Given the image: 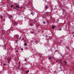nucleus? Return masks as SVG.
I'll list each match as a JSON object with an SVG mask.
<instances>
[{"label": "nucleus", "instance_id": "nucleus-23", "mask_svg": "<svg viewBox=\"0 0 74 74\" xmlns=\"http://www.w3.org/2000/svg\"><path fill=\"white\" fill-rule=\"evenodd\" d=\"M23 40H24V38H23Z\"/></svg>", "mask_w": 74, "mask_h": 74}, {"label": "nucleus", "instance_id": "nucleus-24", "mask_svg": "<svg viewBox=\"0 0 74 74\" xmlns=\"http://www.w3.org/2000/svg\"><path fill=\"white\" fill-rule=\"evenodd\" d=\"M63 71V70H61V71Z\"/></svg>", "mask_w": 74, "mask_h": 74}, {"label": "nucleus", "instance_id": "nucleus-31", "mask_svg": "<svg viewBox=\"0 0 74 74\" xmlns=\"http://www.w3.org/2000/svg\"><path fill=\"white\" fill-rule=\"evenodd\" d=\"M51 51H52V50H51Z\"/></svg>", "mask_w": 74, "mask_h": 74}, {"label": "nucleus", "instance_id": "nucleus-17", "mask_svg": "<svg viewBox=\"0 0 74 74\" xmlns=\"http://www.w3.org/2000/svg\"><path fill=\"white\" fill-rule=\"evenodd\" d=\"M31 33H32V34H33V33H34V32H31Z\"/></svg>", "mask_w": 74, "mask_h": 74}, {"label": "nucleus", "instance_id": "nucleus-14", "mask_svg": "<svg viewBox=\"0 0 74 74\" xmlns=\"http://www.w3.org/2000/svg\"><path fill=\"white\" fill-rule=\"evenodd\" d=\"M13 6H14V5H11V7H12Z\"/></svg>", "mask_w": 74, "mask_h": 74}, {"label": "nucleus", "instance_id": "nucleus-20", "mask_svg": "<svg viewBox=\"0 0 74 74\" xmlns=\"http://www.w3.org/2000/svg\"><path fill=\"white\" fill-rule=\"evenodd\" d=\"M6 49L5 48V47L3 49H4L5 50Z\"/></svg>", "mask_w": 74, "mask_h": 74}, {"label": "nucleus", "instance_id": "nucleus-30", "mask_svg": "<svg viewBox=\"0 0 74 74\" xmlns=\"http://www.w3.org/2000/svg\"><path fill=\"white\" fill-rule=\"evenodd\" d=\"M20 39H21V38H19Z\"/></svg>", "mask_w": 74, "mask_h": 74}, {"label": "nucleus", "instance_id": "nucleus-28", "mask_svg": "<svg viewBox=\"0 0 74 74\" xmlns=\"http://www.w3.org/2000/svg\"><path fill=\"white\" fill-rule=\"evenodd\" d=\"M56 52V51H55L54 52Z\"/></svg>", "mask_w": 74, "mask_h": 74}, {"label": "nucleus", "instance_id": "nucleus-2", "mask_svg": "<svg viewBox=\"0 0 74 74\" xmlns=\"http://www.w3.org/2000/svg\"><path fill=\"white\" fill-rule=\"evenodd\" d=\"M52 59V58L51 57H50L49 58V60H51V59Z\"/></svg>", "mask_w": 74, "mask_h": 74}, {"label": "nucleus", "instance_id": "nucleus-10", "mask_svg": "<svg viewBox=\"0 0 74 74\" xmlns=\"http://www.w3.org/2000/svg\"><path fill=\"white\" fill-rule=\"evenodd\" d=\"M54 27H55V26H52V29H54Z\"/></svg>", "mask_w": 74, "mask_h": 74}, {"label": "nucleus", "instance_id": "nucleus-26", "mask_svg": "<svg viewBox=\"0 0 74 74\" xmlns=\"http://www.w3.org/2000/svg\"><path fill=\"white\" fill-rule=\"evenodd\" d=\"M16 24H17V23H18V22H16Z\"/></svg>", "mask_w": 74, "mask_h": 74}, {"label": "nucleus", "instance_id": "nucleus-32", "mask_svg": "<svg viewBox=\"0 0 74 74\" xmlns=\"http://www.w3.org/2000/svg\"><path fill=\"white\" fill-rule=\"evenodd\" d=\"M25 18H26V17H25Z\"/></svg>", "mask_w": 74, "mask_h": 74}, {"label": "nucleus", "instance_id": "nucleus-29", "mask_svg": "<svg viewBox=\"0 0 74 74\" xmlns=\"http://www.w3.org/2000/svg\"><path fill=\"white\" fill-rule=\"evenodd\" d=\"M44 15H45V14H44Z\"/></svg>", "mask_w": 74, "mask_h": 74}, {"label": "nucleus", "instance_id": "nucleus-9", "mask_svg": "<svg viewBox=\"0 0 74 74\" xmlns=\"http://www.w3.org/2000/svg\"><path fill=\"white\" fill-rule=\"evenodd\" d=\"M0 17L1 19H3V16H1Z\"/></svg>", "mask_w": 74, "mask_h": 74}, {"label": "nucleus", "instance_id": "nucleus-11", "mask_svg": "<svg viewBox=\"0 0 74 74\" xmlns=\"http://www.w3.org/2000/svg\"><path fill=\"white\" fill-rule=\"evenodd\" d=\"M25 46H27V43H25Z\"/></svg>", "mask_w": 74, "mask_h": 74}, {"label": "nucleus", "instance_id": "nucleus-16", "mask_svg": "<svg viewBox=\"0 0 74 74\" xmlns=\"http://www.w3.org/2000/svg\"><path fill=\"white\" fill-rule=\"evenodd\" d=\"M26 60H27L26 59V58H25V59L24 61H26Z\"/></svg>", "mask_w": 74, "mask_h": 74}, {"label": "nucleus", "instance_id": "nucleus-1", "mask_svg": "<svg viewBox=\"0 0 74 74\" xmlns=\"http://www.w3.org/2000/svg\"><path fill=\"white\" fill-rule=\"evenodd\" d=\"M9 18H12V15H10L9 16Z\"/></svg>", "mask_w": 74, "mask_h": 74}, {"label": "nucleus", "instance_id": "nucleus-19", "mask_svg": "<svg viewBox=\"0 0 74 74\" xmlns=\"http://www.w3.org/2000/svg\"><path fill=\"white\" fill-rule=\"evenodd\" d=\"M21 51H23V49H21Z\"/></svg>", "mask_w": 74, "mask_h": 74}, {"label": "nucleus", "instance_id": "nucleus-13", "mask_svg": "<svg viewBox=\"0 0 74 74\" xmlns=\"http://www.w3.org/2000/svg\"><path fill=\"white\" fill-rule=\"evenodd\" d=\"M38 42V41L37 40H36L35 42H36V43Z\"/></svg>", "mask_w": 74, "mask_h": 74}, {"label": "nucleus", "instance_id": "nucleus-7", "mask_svg": "<svg viewBox=\"0 0 74 74\" xmlns=\"http://www.w3.org/2000/svg\"><path fill=\"white\" fill-rule=\"evenodd\" d=\"M48 6H46L45 7V9H47V8H48Z\"/></svg>", "mask_w": 74, "mask_h": 74}, {"label": "nucleus", "instance_id": "nucleus-21", "mask_svg": "<svg viewBox=\"0 0 74 74\" xmlns=\"http://www.w3.org/2000/svg\"><path fill=\"white\" fill-rule=\"evenodd\" d=\"M59 30H62V29L60 28L59 29Z\"/></svg>", "mask_w": 74, "mask_h": 74}, {"label": "nucleus", "instance_id": "nucleus-12", "mask_svg": "<svg viewBox=\"0 0 74 74\" xmlns=\"http://www.w3.org/2000/svg\"><path fill=\"white\" fill-rule=\"evenodd\" d=\"M11 60L9 59L8 60V62H10V61Z\"/></svg>", "mask_w": 74, "mask_h": 74}, {"label": "nucleus", "instance_id": "nucleus-3", "mask_svg": "<svg viewBox=\"0 0 74 74\" xmlns=\"http://www.w3.org/2000/svg\"><path fill=\"white\" fill-rule=\"evenodd\" d=\"M30 25L31 26H32L33 24V23H31L30 24Z\"/></svg>", "mask_w": 74, "mask_h": 74}, {"label": "nucleus", "instance_id": "nucleus-6", "mask_svg": "<svg viewBox=\"0 0 74 74\" xmlns=\"http://www.w3.org/2000/svg\"><path fill=\"white\" fill-rule=\"evenodd\" d=\"M28 72H29V70H27L26 71V73H27Z\"/></svg>", "mask_w": 74, "mask_h": 74}, {"label": "nucleus", "instance_id": "nucleus-8", "mask_svg": "<svg viewBox=\"0 0 74 74\" xmlns=\"http://www.w3.org/2000/svg\"><path fill=\"white\" fill-rule=\"evenodd\" d=\"M31 14L32 15H34V13L33 12H31Z\"/></svg>", "mask_w": 74, "mask_h": 74}, {"label": "nucleus", "instance_id": "nucleus-4", "mask_svg": "<svg viewBox=\"0 0 74 74\" xmlns=\"http://www.w3.org/2000/svg\"><path fill=\"white\" fill-rule=\"evenodd\" d=\"M16 7H17V8H19V6L18 5H16Z\"/></svg>", "mask_w": 74, "mask_h": 74}, {"label": "nucleus", "instance_id": "nucleus-5", "mask_svg": "<svg viewBox=\"0 0 74 74\" xmlns=\"http://www.w3.org/2000/svg\"><path fill=\"white\" fill-rule=\"evenodd\" d=\"M43 23L44 24H45H45H46V23H45V21H43Z\"/></svg>", "mask_w": 74, "mask_h": 74}, {"label": "nucleus", "instance_id": "nucleus-18", "mask_svg": "<svg viewBox=\"0 0 74 74\" xmlns=\"http://www.w3.org/2000/svg\"><path fill=\"white\" fill-rule=\"evenodd\" d=\"M42 17L43 19H44L45 18H44V16H42Z\"/></svg>", "mask_w": 74, "mask_h": 74}, {"label": "nucleus", "instance_id": "nucleus-25", "mask_svg": "<svg viewBox=\"0 0 74 74\" xmlns=\"http://www.w3.org/2000/svg\"><path fill=\"white\" fill-rule=\"evenodd\" d=\"M16 9V10H18V9H17L16 8V9Z\"/></svg>", "mask_w": 74, "mask_h": 74}, {"label": "nucleus", "instance_id": "nucleus-22", "mask_svg": "<svg viewBox=\"0 0 74 74\" xmlns=\"http://www.w3.org/2000/svg\"><path fill=\"white\" fill-rule=\"evenodd\" d=\"M65 62L66 63V64H67V62L65 61Z\"/></svg>", "mask_w": 74, "mask_h": 74}, {"label": "nucleus", "instance_id": "nucleus-15", "mask_svg": "<svg viewBox=\"0 0 74 74\" xmlns=\"http://www.w3.org/2000/svg\"><path fill=\"white\" fill-rule=\"evenodd\" d=\"M3 65H4V66H6V64H5V63L3 64Z\"/></svg>", "mask_w": 74, "mask_h": 74}, {"label": "nucleus", "instance_id": "nucleus-27", "mask_svg": "<svg viewBox=\"0 0 74 74\" xmlns=\"http://www.w3.org/2000/svg\"><path fill=\"white\" fill-rule=\"evenodd\" d=\"M18 52V51L17 50V51H16V52Z\"/></svg>", "mask_w": 74, "mask_h": 74}]
</instances>
